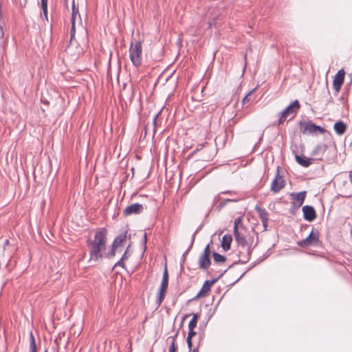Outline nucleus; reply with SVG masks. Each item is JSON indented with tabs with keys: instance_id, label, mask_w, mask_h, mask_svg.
<instances>
[{
	"instance_id": "nucleus-1",
	"label": "nucleus",
	"mask_w": 352,
	"mask_h": 352,
	"mask_svg": "<svg viewBox=\"0 0 352 352\" xmlns=\"http://www.w3.org/2000/svg\"><path fill=\"white\" fill-rule=\"evenodd\" d=\"M243 215L236 218L234 223V236L239 246L246 248L248 252L256 244L254 240L255 233L249 231L243 224Z\"/></svg>"
},
{
	"instance_id": "nucleus-2",
	"label": "nucleus",
	"mask_w": 352,
	"mask_h": 352,
	"mask_svg": "<svg viewBox=\"0 0 352 352\" xmlns=\"http://www.w3.org/2000/svg\"><path fill=\"white\" fill-rule=\"evenodd\" d=\"M106 229H100L96 232L93 240L87 241V247L90 254V261H98L102 257V252L107 247Z\"/></svg>"
},
{
	"instance_id": "nucleus-3",
	"label": "nucleus",
	"mask_w": 352,
	"mask_h": 352,
	"mask_svg": "<svg viewBox=\"0 0 352 352\" xmlns=\"http://www.w3.org/2000/svg\"><path fill=\"white\" fill-rule=\"evenodd\" d=\"M129 54L133 65L136 67H139L142 60V47L140 41L131 43Z\"/></svg>"
},
{
	"instance_id": "nucleus-4",
	"label": "nucleus",
	"mask_w": 352,
	"mask_h": 352,
	"mask_svg": "<svg viewBox=\"0 0 352 352\" xmlns=\"http://www.w3.org/2000/svg\"><path fill=\"white\" fill-rule=\"evenodd\" d=\"M300 108V104L297 100L292 102L279 113L278 124H283L289 117H291V118H294Z\"/></svg>"
},
{
	"instance_id": "nucleus-5",
	"label": "nucleus",
	"mask_w": 352,
	"mask_h": 352,
	"mask_svg": "<svg viewBox=\"0 0 352 352\" xmlns=\"http://www.w3.org/2000/svg\"><path fill=\"white\" fill-rule=\"evenodd\" d=\"M300 131L302 134H323L326 130L320 126H317L311 121L300 122Z\"/></svg>"
},
{
	"instance_id": "nucleus-6",
	"label": "nucleus",
	"mask_w": 352,
	"mask_h": 352,
	"mask_svg": "<svg viewBox=\"0 0 352 352\" xmlns=\"http://www.w3.org/2000/svg\"><path fill=\"white\" fill-rule=\"evenodd\" d=\"M320 244V233L316 230H312L309 236L298 242V245L301 248H308L310 246H317Z\"/></svg>"
},
{
	"instance_id": "nucleus-7",
	"label": "nucleus",
	"mask_w": 352,
	"mask_h": 352,
	"mask_svg": "<svg viewBox=\"0 0 352 352\" xmlns=\"http://www.w3.org/2000/svg\"><path fill=\"white\" fill-rule=\"evenodd\" d=\"M128 230L119 234L113 241L111 250L107 254V257L112 258L115 256L116 252L120 248L123 247L124 243L127 239Z\"/></svg>"
},
{
	"instance_id": "nucleus-8",
	"label": "nucleus",
	"mask_w": 352,
	"mask_h": 352,
	"mask_svg": "<svg viewBox=\"0 0 352 352\" xmlns=\"http://www.w3.org/2000/svg\"><path fill=\"white\" fill-rule=\"evenodd\" d=\"M168 285V273L167 267H165V269L163 272V277L162 280V283L159 289L158 296H157V302L160 305L162 301L164 300L167 289Z\"/></svg>"
},
{
	"instance_id": "nucleus-9",
	"label": "nucleus",
	"mask_w": 352,
	"mask_h": 352,
	"mask_svg": "<svg viewBox=\"0 0 352 352\" xmlns=\"http://www.w3.org/2000/svg\"><path fill=\"white\" fill-rule=\"evenodd\" d=\"M210 256V250L209 245H208L205 248L204 253L199 258L198 263L200 269L205 270L209 267L211 264Z\"/></svg>"
},
{
	"instance_id": "nucleus-10",
	"label": "nucleus",
	"mask_w": 352,
	"mask_h": 352,
	"mask_svg": "<svg viewBox=\"0 0 352 352\" xmlns=\"http://www.w3.org/2000/svg\"><path fill=\"white\" fill-rule=\"evenodd\" d=\"M345 72L343 69H340L336 74L333 81V88L336 93H338L344 83Z\"/></svg>"
},
{
	"instance_id": "nucleus-11",
	"label": "nucleus",
	"mask_w": 352,
	"mask_h": 352,
	"mask_svg": "<svg viewBox=\"0 0 352 352\" xmlns=\"http://www.w3.org/2000/svg\"><path fill=\"white\" fill-rule=\"evenodd\" d=\"M285 186V181L279 174H277L271 184V190L274 193L278 192Z\"/></svg>"
},
{
	"instance_id": "nucleus-12",
	"label": "nucleus",
	"mask_w": 352,
	"mask_h": 352,
	"mask_svg": "<svg viewBox=\"0 0 352 352\" xmlns=\"http://www.w3.org/2000/svg\"><path fill=\"white\" fill-rule=\"evenodd\" d=\"M144 207L142 204H133L127 206L124 210V214L126 216L131 215L133 214H140L142 212Z\"/></svg>"
},
{
	"instance_id": "nucleus-13",
	"label": "nucleus",
	"mask_w": 352,
	"mask_h": 352,
	"mask_svg": "<svg viewBox=\"0 0 352 352\" xmlns=\"http://www.w3.org/2000/svg\"><path fill=\"white\" fill-rule=\"evenodd\" d=\"M302 210L305 219L308 221H314L316 217V213L314 208L310 206H305L302 207Z\"/></svg>"
},
{
	"instance_id": "nucleus-14",
	"label": "nucleus",
	"mask_w": 352,
	"mask_h": 352,
	"mask_svg": "<svg viewBox=\"0 0 352 352\" xmlns=\"http://www.w3.org/2000/svg\"><path fill=\"white\" fill-rule=\"evenodd\" d=\"M255 210L262 221L264 229L266 230L268 225V212L265 208H262L258 206H256Z\"/></svg>"
},
{
	"instance_id": "nucleus-15",
	"label": "nucleus",
	"mask_w": 352,
	"mask_h": 352,
	"mask_svg": "<svg viewBox=\"0 0 352 352\" xmlns=\"http://www.w3.org/2000/svg\"><path fill=\"white\" fill-rule=\"evenodd\" d=\"M214 283V280H206L204 282L202 285L200 291L196 296L197 298H200L208 296L209 292L210 291L211 286Z\"/></svg>"
},
{
	"instance_id": "nucleus-16",
	"label": "nucleus",
	"mask_w": 352,
	"mask_h": 352,
	"mask_svg": "<svg viewBox=\"0 0 352 352\" xmlns=\"http://www.w3.org/2000/svg\"><path fill=\"white\" fill-rule=\"evenodd\" d=\"M290 196L292 197L294 204L300 206L305 201L306 192L302 191L298 193H292Z\"/></svg>"
},
{
	"instance_id": "nucleus-17",
	"label": "nucleus",
	"mask_w": 352,
	"mask_h": 352,
	"mask_svg": "<svg viewBox=\"0 0 352 352\" xmlns=\"http://www.w3.org/2000/svg\"><path fill=\"white\" fill-rule=\"evenodd\" d=\"M130 247L131 246L129 245L126 248L121 259L116 263L115 267L119 266L122 267V268H126L125 261L128 260V258L131 256Z\"/></svg>"
},
{
	"instance_id": "nucleus-18",
	"label": "nucleus",
	"mask_w": 352,
	"mask_h": 352,
	"mask_svg": "<svg viewBox=\"0 0 352 352\" xmlns=\"http://www.w3.org/2000/svg\"><path fill=\"white\" fill-rule=\"evenodd\" d=\"M334 130L339 135H343L346 130V125L342 121H338L334 124Z\"/></svg>"
},
{
	"instance_id": "nucleus-19",
	"label": "nucleus",
	"mask_w": 352,
	"mask_h": 352,
	"mask_svg": "<svg viewBox=\"0 0 352 352\" xmlns=\"http://www.w3.org/2000/svg\"><path fill=\"white\" fill-rule=\"evenodd\" d=\"M296 162L303 167H308L312 163V160L310 158L302 157L299 155L295 157Z\"/></svg>"
},
{
	"instance_id": "nucleus-20",
	"label": "nucleus",
	"mask_w": 352,
	"mask_h": 352,
	"mask_svg": "<svg viewBox=\"0 0 352 352\" xmlns=\"http://www.w3.org/2000/svg\"><path fill=\"white\" fill-rule=\"evenodd\" d=\"M232 237L230 235H224L222 238V247L223 250H228L230 248Z\"/></svg>"
},
{
	"instance_id": "nucleus-21",
	"label": "nucleus",
	"mask_w": 352,
	"mask_h": 352,
	"mask_svg": "<svg viewBox=\"0 0 352 352\" xmlns=\"http://www.w3.org/2000/svg\"><path fill=\"white\" fill-rule=\"evenodd\" d=\"M197 335V332L195 331V329H188V333L187 336V344L189 349H191L192 347V339L194 336Z\"/></svg>"
},
{
	"instance_id": "nucleus-22",
	"label": "nucleus",
	"mask_w": 352,
	"mask_h": 352,
	"mask_svg": "<svg viewBox=\"0 0 352 352\" xmlns=\"http://www.w3.org/2000/svg\"><path fill=\"white\" fill-rule=\"evenodd\" d=\"M200 317L199 314H193L192 318L188 324V329H195L197 325L198 320Z\"/></svg>"
},
{
	"instance_id": "nucleus-23",
	"label": "nucleus",
	"mask_w": 352,
	"mask_h": 352,
	"mask_svg": "<svg viewBox=\"0 0 352 352\" xmlns=\"http://www.w3.org/2000/svg\"><path fill=\"white\" fill-rule=\"evenodd\" d=\"M213 259L214 263L218 264H224L226 261V258L219 253H213Z\"/></svg>"
},
{
	"instance_id": "nucleus-24",
	"label": "nucleus",
	"mask_w": 352,
	"mask_h": 352,
	"mask_svg": "<svg viewBox=\"0 0 352 352\" xmlns=\"http://www.w3.org/2000/svg\"><path fill=\"white\" fill-rule=\"evenodd\" d=\"M78 8L75 6L74 0L72 2V24L74 25L76 21L77 14H78Z\"/></svg>"
},
{
	"instance_id": "nucleus-25",
	"label": "nucleus",
	"mask_w": 352,
	"mask_h": 352,
	"mask_svg": "<svg viewBox=\"0 0 352 352\" xmlns=\"http://www.w3.org/2000/svg\"><path fill=\"white\" fill-rule=\"evenodd\" d=\"M30 352H36V342H35V339H34V337L32 334V333H31L30 334Z\"/></svg>"
},
{
	"instance_id": "nucleus-26",
	"label": "nucleus",
	"mask_w": 352,
	"mask_h": 352,
	"mask_svg": "<svg viewBox=\"0 0 352 352\" xmlns=\"http://www.w3.org/2000/svg\"><path fill=\"white\" fill-rule=\"evenodd\" d=\"M176 351H177V346L175 344V342L173 340L170 347H169L168 352H176Z\"/></svg>"
},
{
	"instance_id": "nucleus-27",
	"label": "nucleus",
	"mask_w": 352,
	"mask_h": 352,
	"mask_svg": "<svg viewBox=\"0 0 352 352\" xmlns=\"http://www.w3.org/2000/svg\"><path fill=\"white\" fill-rule=\"evenodd\" d=\"M41 7L43 10L47 9V0H41Z\"/></svg>"
},
{
	"instance_id": "nucleus-28",
	"label": "nucleus",
	"mask_w": 352,
	"mask_h": 352,
	"mask_svg": "<svg viewBox=\"0 0 352 352\" xmlns=\"http://www.w3.org/2000/svg\"><path fill=\"white\" fill-rule=\"evenodd\" d=\"M71 38H73L75 34V23L74 25L72 24V28H71Z\"/></svg>"
},
{
	"instance_id": "nucleus-29",
	"label": "nucleus",
	"mask_w": 352,
	"mask_h": 352,
	"mask_svg": "<svg viewBox=\"0 0 352 352\" xmlns=\"http://www.w3.org/2000/svg\"><path fill=\"white\" fill-rule=\"evenodd\" d=\"M250 94H251V92H250L248 95H246L245 97L243 98V104L250 100L249 97H250Z\"/></svg>"
},
{
	"instance_id": "nucleus-30",
	"label": "nucleus",
	"mask_w": 352,
	"mask_h": 352,
	"mask_svg": "<svg viewBox=\"0 0 352 352\" xmlns=\"http://www.w3.org/2000/svg\"><path fill=\"white\" fill-rule=\"evenodd\" d=\"M43 14L45 16V18L47 19V10H43Z\"/></svg>"
},
{
	"instance_id": "nucleus-31",
	"label": "nucleus",
	"mask_w": 352,
	"mask_h": 352,
	"mask_svg": "<svg viewBox=\"0 0 352 352\" xmlns=\"http://www.w3.org/2000/svg\"><path fill=\"white\" fill-rule=\"evenodd\" d=\"M349 179H350V182L352 184V170L349 172Z\"/></svg>"
},
{
	"instance_id": "nucleus-32",
	"label": "nucleus",
	"mask_w": 352,
	"mask_h": 352,
	"mask_svg": "<svg viewBox=\"0 0 352 352\" xmlns=\"http://www.w3.org/2000/svg\"><path fill=\"white\" fill-rule=\"evenodd\" d=\"M1 8H2V4H1V2L0 1V17H1Z\"/></svg>"
},
{
	"instance_id": "nucleus-33",
	"label": "nucleus",
	"mask_w": 352,
	"mask_h": 352,
	"mask_svg": "<svg viewBox=\"0 0 352 352\" xmlns=\"http://www.w3.org/2000/svg\"><path fill=\"white\" fill-rule=\"evenodd\" d=\"M157 116H155V118H154V120H153V122H154V124H155V123H156V122H157Z\"/></svg>"
},
{
	"instance_id": "nucleus-34",
	"label": "nucleus",
	"mask_w": 352,
	"mask_h": 352,
	"mask_svg": "<svg viewBox=\"0 0 352 352\" xmlns=\"http://www.w3.org/2000/svg\"><path fill=\"white\" fill-rule=\"evenodd\" d=\"M188 316H190V314H186L184 318H183V320H184L186 318H187Z\"/></svg>"
},
{
	"instance_id": "nucleus-35",
	"label": "nucleus",
	"mask_w": 352,
	"mask_h": 352,
	"mask_svg": "<svg viewBox=\"0 0 352 352\" xmlns=\"http://www.w3.org/2000/svg\"><path fill=\"white\" fill-rule=\"evenodd\" d=\"M192 352H199L198 348L193 349Z\"/></svg>"
},
{
	"instance_id": "nucleus-36",
	"label": "nucleus",
	"mask_w": 352,
	"mask_h": 352,
	"mask_svg": "<svg viewBox=\"0 0 352 352\" xmlns=\"http://www.w3.org/2000/svg\"><path fill=\"white\" fill-rule=\"evenodd\" d=\"M0 33L1 34V36H3V29L2 27L0 26Z\"/></svg>"
},
{
	"instance_id": "nucleus-37",
	"label": "nucleus",
	"mask_w": 352,
	"mask_h": 352,
	"mask_svg": "<svg viewBox=\"0 0 352 352\" xmlns=\"http://www.w3.org/2000/svg\"><path fill=\"white\" fill-rule=\"evenodd\" d=\"M45 352H47V351H45Z\"/></svg>"
}]
</instances>
